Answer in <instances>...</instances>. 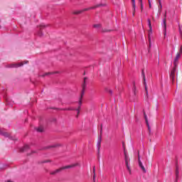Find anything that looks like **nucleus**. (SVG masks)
I'll use <instances>...</instances> for the list:
<instances>
[{
    "mask_svg": "<svg viewBox=\"0 0 182 182\" xmlns=\"http://www.w3.org/2000/svg\"><path fill=\"white\" fill-rule=\"evenodd\" d=\"M152 32H153V28H151H151H149V48L151 47V39L150 38V35H151Z\"/></svg>",
    "mask_w": 182,
    "mask_h": 182,
    "instance_id": "obj_14",
    "label": "nucleus"
},
{
    "mask_svg": "<svg viewBox=\"0 0 182 182\" xmlns=\"http://www.w3.org/2000/svg\"><path fill=\"white\" fill-rule=\"evenodd\" d=\"M142 77L144 79V85L145 87L146 97L149 98V90H147V82H146V75H144V70H142Z\"/></svg>",
    "mask_w": 182,
    "mask_h": 182,
    "instance_id": "obj_2",
    "label": "nucleus"
},
{
    "mask_svg": "<svg viewBox=\"0 0 182 182\" xmlns=\"http://www.w3.org/2000/svg\"><path fill=\"white\" fill-rule=\"evenodd\" d=\"M60 171H62V169L60 168H58V169H56V170L54 171H51V172L50 173V174L51 176H56V174H58V173H60Z\"/></svg>",
    "mask_w": 182,
    "mask_h": 182,
    "instance_id": "obj_15",
    "label": "nucleus"
},
{
    "mask_svg": "<svg viewBox=\"0 0 182 182\" xmlns=\"http://www.w3.org/2000/svg\"><path fill=\"white\" fill-rule=\"evenodd\" d=\"M133 92H134V96H136V85H134V87H133Z\"/></svg>",
    "mask_w": 182,
    "mask_h": 182,
    "instance_id": "obj_31",
    "label": "nucleus"
},
{
    "mask_svg": "<svg viewBox=\"0 0 182 182\" xmlns=\"http://www.w3.org/2000/svg\"><path fill=\"white\" fill-rule=\"evenodd\" d=\"M82 12H83V11L80 10V11H74L73 14H74V15H79L80 14H82Z\"/></svg>",
    "mask_w": 182,
    "mask_h": 182,
    "instance_id": "obj_26",
    "label": "nucleus"
},
{
    "mask_svg": "<svg viewBox=\"0 0 182 182\" xmlns=\"http://www.w3.org/2000/svg\"><path fill=\"white\" fill-rule=\"evenodd\" d=\"M92 173H93V174H96V166H93Z\"/></svg>",
    "mask_w": 182,
    "mask_h": 182,
    "instance_id": "obj_36",
    "label": "nucleus"
},
{
    "mask_svg": "<svg viewBox=\"0 0 182 182\" xmlns=\"http://www.w3.org/2000/svg\"><path fill=\"white\" fill-rule=\"evenodd\" d=\"M93 28L99 29V28H102V24H94Z\"/></svg>",
    "mask_w": 182,
    "mask_h": 182,
    "instance_id": "obj_24",
    "label": "nucleus"
},
{
    "mask_svg": "<svg viewBox=\"0 0 182 182\" xmlns=\"http://www.w3.org/2000/svg\"><path fill=\"white\" fill-rule=\"evenodd\" d=\"M82 99H83V97H82V94H81V96H80V100H79V102H78V105H79V106L81 107V106H82Z\"/></svg>",
    "mask_w": 182,
    "mask_h": 182,
    "instance_id": "obj_28",
    "label": "nucleus"
},
{
    "mask_svg": "<svg viewBox=\"0 0 182 182\" xmlns=\"http://www.w3.org/2000/svg\"><path fill=\"white\" fill-rule=\"evenodd\" d=\"M144 117L146 123H149V119H147V115L146 114V112L144 111Z\"/></svg>",
    "mask_w": 182,
    "mask_h": 182,
    "instance_id": "obj_27",
    "label": "nucleus"
},
{
    "mask_svg": "<svg viewBox=\"0 0 182 182\" xmlns=\"http://www.w3.org/2000/svg\"><path fill=\"white\" fill-rule=\"evenodd\" d=\"M92 180L94 182L96 181V173H93Z\"/></svg>",
    "mask_w": 182,
    "mask_h": 182,
    "instance_id": "obj_37",
    "label": "nucleus"
},
{
    "mask_svg": "<svg viewBox=\"0 0 182 182\" xmlns=\"http://www.w3.org/2000/svg\"><path fill=\"white\" fill-rule=\"evenodd\" d=\"M50 160H45V161H43L41 163H50Z\"/></svg>",
    "mask_w": 182,
    "mask_h": 182,
    "instance_id": "obj_38",
    "label": "nucleus"
},
{
    "mask_svg": "<svg viewBox=\"0 0 182 182\" xmlns=\"http://www.w3.org/2000/svg\"><path fill=\"white\" fill-rule=\"evenodd\" d=\"M124 156L125 164H127V161H129L130 159L129 158V156L127 155V152H126L125 149H124Z\"/></svg>",
    "mask_w": 182,
    "mask_h": 182,
    "instance_id": "obj_13",
    "label": "nucleus"
},
{
    "mask_svg": "<svg viewBox=\"0 0 182 182\" xmlns=\"http://www.w3.org/2000/svg\"><path fill=\"white\" fill-rule=\"evenodd\" d=\"M56 147H60V144H55L54 145H50L48 146H44L42 149H40L39 150H49V149H55Z\"/></svg>",
    "mask_w": 182,
    "mask_h": 182,
    "instance_id": "obj_7",
    "label": "nucleus"
},
{
    "mask_svg": "<svg viewBox=\"0 0 182 182\" xmlns=\"http://www.w3.org/2000/svg\"><path fill=\"white\" fill-rule=\"evenodd\" d=\"M138 163L141 170H142L144 173H146V168H144V166H143V163L141 162V160H140V152L139 151H138Z\"/></svg>",
    "mask_w": 182,
    "mask_h": 182,
    "instance_id": "obj_4",
    "label": "nucleus"
},
{
    "mask_svg": "<svg viewBox=\"0 0 182 182\" xmlns=\"http://www.w3.org/2000/svg\"><path fill=\"white\" fill-rule=\"evenodd\" d=\"M55 110H69V111H72V110H75V108H64V109H59V108H54Z\"/></svg>",
    "mask_w": 182,
    "mask_h": 182,
    "instance_id": "obj_17",
    "label": "nucleus"
},
{
    "mask_svg": "<svg viewBox=\"0 0 182 182\" xmlns=\"http://www.w3.org/2000/svg\"><path fill=\"white\" fill-rule=\"evenodd\" d=\"M35 153H38V151H31V154H35Z\"/></svg>",
    "mask_w": 182,
    "mask_h": 182,
    "instance_id": "obj_44",
    "label": "nucleus"
},
{
    "mask_svg": "<svg viewBox=\"0 0 182 182\" xmlns=\"http://www.w3.org/2000/svg\"><path fill=\"white\" fill-rule=\"evenodd\" d=\"M146 126L148 127V132H149V134L150 136L151 133V128L150 127V124H149V122H146Z\"/></svg>",
    "mask_w": 182,
    "mask_h": 182,
    "instance_id": "obj_22",
    "label": "nucleus"
},
{
    "mask_svg": "<svg viewBox=\"0 0 182 182\" xmlns=\"http://www.w3.org/2000/svg\"><path fill=\"white\" fill-rule=\"evenodd\" d=\"M132 6H134L136 5V0H132Z\"/></svg>",
    "mask_w": 182,
    "mask_h": 182,
    "instance_id": "obj_39",
    "label": "nucleus"
},
{
    "mask_svg": "<svg viewBox=\"0 0 182 182\" xmlns=\"http://www.w3.org/2000/svg\"><path fill=\"white\" fill-rule=\"evenodd\" d=\"M45 28H46V26L43 24L38 26L36 35H37V36H39L40 38H42V36H43V33H42V30Z\"/></svg>",
    "mask_w": 182,
    "mask_h": 182,
    "instance_id": "obj_1",
    "label": "nucleus"
},
{
    "mask_svg": "<svg viewBox=\"0 0 182 182\" xmlns=\"http://www.w3.org/2000/svg\"><path fill=\"white\" fill-rule=\"evenodd\" d=\"M140 2V4H143V0H139Z\"/></svg>",
    "mask_w": 182,
    "mask_h": 182,
    "instance_id": "obj_46",
    "label": "nucleus"
},
{
    "mask_svg": "<svg viewBox=\"0 0 182 182\" xmlns=\"http://www.w3.org/2000/svg\"><path fill=\"white\" fill-rule=\"evenodd\" d=\"M149 4V8H151V2L150 1V0H148Z\"/></svg>",
    "mask_w": 182,
    "mask_h": 182,
    "instance_id": "obj_42",
    "label": "nucleus"
},
{
    "mask_svg": "<svg viewBox=\"0 0 182 182\" xmlns=\"http://www.w3.org/2000/svg\"><path fill=\"white\" fill-rule=\"evenodd\" d=\"M106 4H97L95 6H92L91 7V9H96V8H99L100 6H105Z\"/></svg>",
    "mask_w": 182,
    "mask_h": 182,
    "instance_id": "obj_19",
    "label": "nucleus"
},
{
    "mask_svg": "<svg viewBox=\"0 0 182 182\" xmlns=\"http://www.w3.org/2000/svg\"><path fill=\"white\" fill-rule=\"evenodd\" d=\"M25 122H28V120H27V119H25Z\"/></svg>",
    "mask_w": 182,
    "mask_h": 182,
    "instance_id": "obj_51",
    "label": "nucleus"
},
{
    "mask_svg": "<svg viewBox=\"0 0 182 182\" xmlns=\"http://www.w3.org/2000/svg\"><path fill=\"white\" fill-rule=\"evenodd\" d=\"M90 9H92V7H90V8H87V9H85L81 10V11H82V12H85L86 11H90Z\"/></svg>",
    "mask_w": 182,
    "mask_h": 182,
    "instance_id": "obj_34",
    "label": "nucleus"
},
{
    "mask_svg": "<svg viewBox=\"0 0 182 182\" xmlns=\"http://www.w3.org/2000/svg\"><path fill=\"white\" fill-rule=\"evenodd\" d=\"M127 166V168L129 173H132V170L130 169V166H129V161H127V164H125Z\"/></svg>",
    "mask_w": 182,
    "mask_h": 182,
    "instance_id": "obj_29",
    "label": "nucleus"
},
{
    "mask_svg": "<svg viewBox=\"0 0 182 182\" xmlns=\"http://www.w3.org/2000/svg\"><path fill=\"white\" fill-rule=\"evenodd\" d=\"M178 179H177V178H176V181H175L174 182H178Z\"/></svg>",
    "mask_w": 182,
    "mask_h": 182,
    "instance_id": "obj_48",
    "label": "nucleus"
},
{
    "mask_svg": "<svg viewBox=\"0 0 182 182\" xmlns=\"http://www.w3.org/2000/svg\"><path fill=\"white\" fill-rule=\"evenodd\" d=\"M148 25H149V27L151 28V21H150L149 18H148Z\"/></svg>",
    "mask_w": 182,
    "mask_h": 182,
    "instance_id": "obj_35",
    "label": "nucleus"
},
{
    "mask_svg": "<svg viewBox=\"0 0 182 182\" xmlns=\"http://www.w3.org/2000/svg\"><path fill=\"white\" fill-rule=\"evenodd\" d=\"M23 63H13L11 64H9L7 65V68H21V66H23Z\"/></svg>",
    "mask_w": 182,
    "mask_h": 182,
    "instance_id": "obj_5",
    "label": "nucleus"
},
{
    "mask_svg": "<svg viewBox=\"0 0 182 182\" xmlns=\"http://www.w3.org/2000/svg\"><path fill=\"white\" fill-rule=\"evenodd\" d=\"M141 11L143 12L144 6L143 4H141Z\"/></svg>",
    "mask_w": 182,
    "mask_h": 182,
    "instance_id": "obj_40",
    "label": "nucleus"
},
{
    "mask_svg": "<svg viewBox=\"0 0 182 182\" xmlns=\"http://www.w3.org/2000/svg\"><path fill=\"white\" fill-rule=\"evenodd\" d=\"M77 166H80L79 163L61 167V171L62 170H66V168H73V167H77Z\"/></svg>",
    "mask_w": 182,
    "mask_h": 182,
    "instance_id": "obj_8",
    "label": "nucleus"
},
{
    "mask_svg": "<svg viewBox=\"0 0 182 182\" xmlns=\"http://www.w3.org/2000/svg\"><path fill=\"white\" fill-rule=\"evenodd\" d=\"M179 174H180V171H178V166L176 165V171H175V176H176V180H178Z\"/></svg>",
    "mask_w": 182,
    "mask_h": 182,
    "instance_id": "obj_16",
    "label": "nucleus"
},
{
    "mask_svg": "<svg viewBox=\"0 0 182 182\" xmlns=\"http://www.w3.org/2000/svg\"><path fill=\"white\" fill-rule=\"evenodd\" d=\"M163 8V6L161 5V2L159 3V14H161V9Z\"/></svg>",
    "mask_w": 182,
    "mask_h": 182,
    "instance_id": "obj_25",
    "label": "nucleus"
},
{
    "mask_svg": "<svg viewBox=\"0 0 182 182\" xmlns=\"http://www.w3.org/2000/svg\"><path fill=\"white\" fill-rule=\"evenodd\" d=\"M28 63V60H26V61L23 62V64L25 65V64H26V63Z\"/></svg>",
    "mask_w": 182,
    "mask_h": 182,
    "instance_id": "obj_45",
    "label": "nucleus"
},
{
    "mask_svg": "<svg viewBox=\"0 0 182 182\" xmlns=\"http://www.w3.org/2000/svg\"><path fill=\"white\" fill-rule=\"evenodd\" d=\"M102 32H110V30L102 29Z\"/></svg>",
    "mask_w": 182,
    "mask_h": 182,
    "instance_id": "obj_41",
    "label": "nucleus"
},
{
    "mask_svg": "<svg viewBox=\"0 0 182 182\" xmlns=\"http://www.w3.org/2000/svg\"><path fill=\"white\" fill-rule=\"evenodd\" d=\"M160 63V61L158 62V64Z\"/></svg>",
    "mask_w": 182,
    "mask_h": 182,
    "instance_id": "obj_52",
    "label": "nucleus"
},
{
    "mask_svg": "<svg viewBox=\"0 0 182 182\" xmlns=\"http://www.w3.org/2000/svg\"><path fill=\"white\" fill-rule=\"evenodd\" d=\"M37 132H38V133H43L44 129H43V127H39L38 128L36 129Z\"/></svg>",
    "mask_w": 182,
    "mask_h": 182,
    "instance_id": "obj_21",
    "label": "nucleus"
},
{
    "mask_svg": "<svg viewBox=\"0 0 182 182\" xmlns=\"http://www.w3.org/2000/svg\"><path fill=\"white\" fill-rule=\"evenodd\" d=\"M55 73H58V72L55 73H46L43 75H41L42 77H45V76H49V75H53Z\"/></svg>",
    "mask_w": 182,
    "mask_h": 182,
    "instance_id": "obj_20",
    "label": "nucleus"
},
{
    "mask_svg": "<svg viewBox=\"0 0 182 182\" xmlns=\"http://www.w3.org/2000/svg\"><path fill=\"white\" fill-rule=\"evenodd\" d=\"M86 87H87V84H86V81H83L82 84V92H81V97H83V95H85V92L86 90Z\"/></svg>",
    "mask_w": 182,
    "mask_h": 182,
    "instance_id": "obj_11",
    "label": "nucleus"
},
{
    "mask_svg": "<svg viewBox=\"0 0 182 182\" xmlns=\"http://www.w3.org/2000/svg\"><path fill=\"white\" fill-rule=\"evenodd\" d=\"M75 110H76L77 112V115L75 116V117L77 119V117H79V114H80V106H78V107Z\"/></svg>",
    "mask_w": 182,
    "mask_h": 182,
    "instance_id": "obj_18",
    "label": "nucleus"
},
{
    "mask_svg": "<svg viewBox=\"0 0 182 182\" xmlns=\"http://www.w3.org/2000/svg\"><path fill=\"white\" fill-rule=\"evenodd\" d=\"M158 1H159V3L161 2V0H158Z\"/></svg>",
    "mask_w": 182,
    "mask_h": 182,
    "instance_id": "obj_49",
    "label": "nucleus"
},
{
    "mask_svg": "<svg viewBox=\"0 0 182 182\" xmlns=\"http://www.w3.org/2000/svg\"><path fill=\"white\" fill-rule=\"evenodd\" d=\"M177 66H174L173 69L171 71L170 79L172 80V83L174 82V77H176V70Z\"/></svg>",
    "mask_w": 182,
    "mask_h": 182,
    "instance_id": "obj_6",
    "label": "nucleus"
},
{
    "mask_svg": "<svg viewBox=\"0 0 182 182\" xmlns=\"http://www.w3.org/2000/svg\"><path fill=\"white\" fill-rule=\"evenodd\" d=\"M86 80H87V77H84L83 81H84V82H86Z\"/></svg>",
    "mask_w": 182,
    "mask_h": 182,
    "instance_id": "obj_43",
    "label": "nucleus"
},
{
    "mask_svg": "<svg viewBox=\"0 0 182 182\" xmlns=\"http://www.w3.org/2000/svg\"><path fill=\"white\" fill-rule=\"evenodd\" d=\"M153 21H154V17H152Z\"/></svg>",
    "mask_w": 182,
    "mask_h": 182,
    "instance_id": "obj_50",
    "label": "nucleus"
},
{
    "mask_svg": "<svg viewBox=\"0 0 182 182\" xmlns=\"http://www.w3.org/2000/svg\"><path fill=\"white\" fill-rule=\"evenodd\" d=\"M100 144H102V136L98 137L97 147V153L100 154Z\"/></svg>",
    "mask_w": 182,
    "mask_h": 182,
    "instance_id": "obj_10",
    "label": "nucleus"
},
{
    "mask_svg": "<svg viewBox=\"0 0 182 182\" xmlns=\"http://www.w3.org/2000/svg\"><path fill=\"white\" fill-rule=\"evenodd\" d=\"M181 56V54H180V53H178L176 54V58H175V59L173 60V65L175 67L177 66V63L178 62V59H180Z\"/></svg>",
    "mask_w": 182,
    "mask_h": 182,
    "instance_id": "obj_12",
    "label": "nucleus"
},
{
    "mask_svg": "<svg viewBox=\"0 0 182 182\" xmlns=\"http://www.w3.org/2000/svg\"><path fill=\"white\" fill-rule=\"evenodd\" d=\"M105 92H107L108 93H109V95H111V96H112V95H113V90H112L107 87L105 88Z\"/></svg>",
    "mask_w": 182,
    "mask_h": 182,
    "instance_id": "obj_23",
    "label": "nucleus"
},
{
    "mask_svg": "<svg viewBox=\"0 0 182 182\" xmlns=\"http://www.w3.org/2000/svg\"><path fill=\"white\" fill-rule=\"evenodd\" d=\"M28 149H29V145L25 144L24 146H23L24 151H25V150H28Z\"/></svg>",
    "mask_w": 182,
    "mask_h": 182,
    "instance_id": "obj_32",
    "label": "nucleus"
},
{
    "mask_svg": "<svg viewBox=\"0 0 182 182\" xmlns=\"http://www.w3.org/2000/svg\"><path fill=\"white\" fill-rule=\"evenodd\" d=\"M0 134L4 136V137H9V139H11V133L6 132L4 129H0Z\"/></svg>",
    "mask_w": 182,
    "mask_h": 182,
    "instance_id": "obj_9",
    "label": "nucleus"
},
{
    "mask_svg": "<svg viewBox=\"0 0 182 182\" xmlns=\"http://www.w3.org/2000/svg\"><path fill=\"white\" fill-rule=\"evenodd\" d=\"M132 8H133L132 15H133V16H134V14L136 13V4H134V6H132Z\"/></svg>",
    "mask_w": 182,
    "mask_h": 182,
    "instance_id": "obj_33",
    "label": "nucleus"
},
{
    "mask_svg": "<svg viewBox=\"0 0 182 182\" xmlns=\"http://www.w3.org/2000/svg\"><path fill=\"white\" fill-rule=\"evenodd\" d=\"M102 134H103V124H101V129L100 131V136L102 137Z\"/></svg>",
    "mask_w": 182,
    "mask_h": 182,
    "instance_id": "obj_30",
    "label": "nucleus"
},
{
    "mask_svg": "<svg viewBox=\"0 0 182 182\" xmlns=\"http://www.w3.org/2000/svg\"><path fill=\"white\" fill-rule=\"evenodd\" d=\"M166 18H167V12L166 11L165 14H164V18L163 20V26H164V36H166V35H167V22H166Z\"/></svg>",
    "mask_w": 182,
    "mask_h": 182,
    "instance_id": "obj_3",
    "label": "nucleus"
},
{
    "mask_svg": "<svg viewBox=\"0 0 182 182\" xmlns=\"http://www.w3.org/2000/svg\"><path fill=\"white\" fill-rule=\"evenodd\" d=\"M53 122H56V119H53Z\"/></svg>",
    "mask_w": 182,
    "mask_h": 182,
    "instance_id": "obj_47",
    "label": "nucleus"
}]
</instances>
